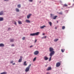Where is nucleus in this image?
Returning a JSON list of instances; mask_svg holds the SVG:
<instances>
[{
	"label": "nucleus",
	"mask_w": 74,
	"mask_h": 74,
	"mask_svg": "<svg viewBox=\"0 0 74 74\" xmlns=\"http://www.w3.org/2000/svg\"><path fill=\"white\" fill-rule=\"evenodd\" d=\"M49 51L50 52L49 55L50 56H53L55 53L54 51V49L52 47H50L49 48Z\"/></svg>",
	"instance_id": "nucleus-1"
},
{
	"label": "nucleus",
	"mask_w": 74,
	"mask_h": 74,
	"mask_svg": "<svg viewBox=\"0 0 74 74\" xmlns=\"http://www.w3.org/2000/svg\"><path fill=\"white\" fill-rule=\"evenodd\" d=\"M31 65V64H30L29 65H28L27 67V68H26L25 70V72H28V71H29Z\"/></svg>",
	"instance_id": "nucleus-2"
},
{
	"label": "nucleus",
	"mask_w": 74,
	"mask_h": 74,
	"mask_svg": "<svg viewBox=\"0 0 74 74\" xmlns=\"http://www.w3.org/2000/svg\"><path fill=\"white\" fill-rule=\"evenodd\" d=\"M40 33L39 32H38L36 33H34L33 34H31L30 35L31 36H36V35L37 36L39 35V34Z\"/></svg>",
	"instance_id": "nucleus-3"
},
{
	"label": "nucleus",
	"mask_w": 74,
	"mask_h": 74,
	"mask_svg": "<svg viewBox=\"0 0 74 74\" xmlns=\"http://www.w3.org/2000/svg\"><path fill=\"white\" fill-rule=\"evenodd\" d=\"M61 65V62H58L56 64V66L57 67H59Z\"/></svg>",
	"instance_id": "nucleus-4"
},
{
	"label": "nucleus",
	"mask_w": 74,
	"mask_h": 74,
	"mask_svg": "<svg viewBox=\"0 0 74 74\" xmlns=\"http://www.w3.org/2000/svg\"><path fill=\"white\" fill-rule=\"evenodd\" d=\"M39 53V52L38 51H35L34 53V54L35 55H37V54H38Z\"/></svg>",
	"instance_id": "nucleus-5"
},
{
	"label": "nucleus",
	"mask_w": 74,
	"mask_h": 74,
	"mask_svg": "<svg viewBox=\"0 0 74 74\" xmlns=\"http://www.w3.org/2000/svg\"><path fill=\"white\" fill-rule=\"evenodd\" d=\"M51 68L50 66L48 67L47 69V71H49L50 70H51Z\"/></svg>",
	"instance_id": "nucleus-6"
},
{
	"label": "nucleus",
	"mask_w": 74,
	"mask_h": 74,
	"mask_svg": "<svg viewBox=\"0 0 74 74\" xmlns=\"http://www.w3.org/2000/svg\"><path fill=\"white\" fill-rule=\"evenodd\" d=\"M4 45L3 43H0V47H4Z\"/></svg>",
	"instance_id": "nucleus-7"
},
{
	"label": "nucleus",
	"mask_w": 74,
	"mask_h": 74,
	"mask_svg": "<svg viewBox=\"0 0 74 74\" xmlns=\"http://www.w3.org/2000/svg\"><path fill=\"white\" fill-rule=\"evenodd\" d=\"M27 65V64L26 63V61H24L23 63V65L26 66Z\"/></svg>",
	"instance_id": "nucleus-8"
},
{
	"label": "nucleus",
	"mask_w": 74,
	"mask_h": 74,
	"mask_svg": "<svg viewBox=\"0 0 74 74\" xmlns=\"http://www.w3.org/2000/svg\"><path fill=\"white\" fill-rule=\"evenodd\" d=\"M10 40L11 42H14V39H10Z\"/></svg>",
	"instance_id": "nucleus-9"
},
{
	"label": "nucleus",
	"mask_w": 74,
	"mask_h": 74,
	"mask_svg": "<svg viewBox=\"0 0 74 74\" xmlns=\"http://www.w3.org/2000/svg\"><path fill=\"white\" fill-rule=\"evenodd\" d=\"M26 21L27 23H30V21L29 20H26Z\"/></svg>",
	"instance_id": "nucleus-10"
},
{
	"label": "nucleus",
	"mask_w": 74,
	"mask_h": 74,
	"mask_svg": "<svg viewBox=\"0 0 74 74\" xmlns=\"http://www.w3.org/2000/svg\"><path fill=\"white\" fill-rule=\"evenodd\" d=\"M22 58H20L19 59L18 61V62H22Z\"/></svg>",
	"instance_id": "nucleus-11"
},
{
	"label": "nucleus",
	"mask_w": 74,
	"mask_h": 74,
	"mask_svg": "<svg viewBox=\"0 0 74 74\" xmlns=\"http://www.w3.org/2000/svg\"><path fill=\"white\" fill-rule=\"evenodd\" d=\"M44 59L45 60H48V57H46V56H45L44 57Z\"/></svg>",
	"instance_id": "nucleus-12"
},
{
	"label": "nucleus",
	"mask_w": 74,
	"mask_h": 74,
	"mask_svg": "<svg viewBox=\"0 0 74 74\" xmlns=\"http://www.w3.org/2000/svg\"><path fill=\"white\" fill-rule=\"evenodd\" d=\"M31 14H29L28 16H27V18L29 19L30 17V16L31 15Z\"/></svg>",
	"instance_id": "nucleus-13"
},
{
	"label": "nucleus",
	"mask_w": 74,
	"mask_h": 74,
	"mask_svg": "<svg viewBox=\"0 0 74 74\" xmlns=\"http://www.w3.org/2000/svg\"><path fill=\"white\" fill-rule=\"evenodd\" d=\"M57 17H58V16H53V19H54V20H55L56 18Z\"/></svg>",
	"instance_id": "nucleus-14"
},
{
	"label": "nucleus",
	"mask_w": 74,
	"mask_h": 74,
	"mask_svg": "<svg viewBox=\"0 0 74 74\" xmlns=\"http://www.w3.org/2000/svg\"><path fill=\"white\" fill-rule=\"evenodd\" d=\"M18 23L19 24H22L21 21H18Z\"/></svg>",
	"instance_id": "nucleus-15"
},
{
	"label": "nucleus",
	"mask_w": 74,
	"mask_h": 74,
	"mask_svg": "<svg viewBox=\"0 0 74 74\" xmlns=\"http://www.w3.org/2000/svg\"><path fill=\"white\" fill-rule=\"evenodd\" d=\"M3 17H0V21H3Z\"/></svg>",
	"instance_id": "nucleus-16"
},
{
	"label": "nucleus",
	"mask_w": 74,
	"mask_h": 74,
	"mask_svg": "<svg viewBox=\"0 0 74 74\" xmlns=\"http://www.w3.org/2000/svg\"><path fill=\"white\" fill-rule=\"evenodd\" d=\"M0 74H7V72H4L2 73H1Z\"/></svg>",
	"instance_id": "nucleus-17"
},
{
	"label": "nucleus",
	"mask_w": 74,
	"mask_h": 74,
	"mask_svg": "<svg viewBox=\"0 0 74 74\" xmlns=\"http://www.w3.org/2000/svg\"><path fill=\"white\" fill-rule=\"evenodd\" d=\"M3 12H1L0 13V15H3Z\"/></svg>",
	"instance_id": "nucleus-18"
},
{
	"label": "nucleus",
	"mask_w": 74,
	"mask_h": 74,
	"mask_svg": "<svg viewBox=\"0 0 74 74\" xmlns=\"http://www.w3.org/2000/svg\"><path fill=\"white\" fill-rule=\"evenodd\" d=\"M44 27H46V26L45 25H44L43 26H42V27H40V28L43 29L44 28Z\"/></svg>",
	"instance_id": "nucleus-19"
},
{
	"label": "nucleus",
	"mask_w": 74,
	"mask_h": 74,
	"mask_svg": "<svg viewBox=\"0 0 74 74\" xmlns=\"http://www.w3.org/2000/svg\"><path fill=\"white\" fill-rule=\"evenodd\" d=\"M61 50L62 52V53H63L64 52V51H65V49H61Z\"/></svg>",
	"instance_id": "nucleus-20"
},
{
	"label": "nucleus",
	"mask_w": 74,
	"mask_h": 74,
	"mask_svg": "<svg viewBox=\"0 0 74 74\" xmlns=\"http://www.w3.org/2000/svg\"><path fill=\"white\" fill-rule=\"evenodd\" d=\"M65 28V26H63L62 27V29H64Z\"/></svg>",
	"instance_id": "nucleus-21"
},
{
	"label": "nucleus",
	"mask_w": 74,
	"mask_h": 74,
	"mask_svg": "<svg viewBox=\"0 0 74 74\" xmlns=\"http://www.w3.org/2000/svg\"><path fill=\"white\" fill-rule=\"evenodd\" d=\"M16 11H17V12H19V9H17V8H16Z\"/></svg>",
	"instance_id": "nucleus-22"
},
{
	"label": "nucleus",
	"mask_w": 74,
	"mask_h": 74,
	"mask_svg": "<svg viewBox=\"0 0 74 74\" xmlns=\"http://www.w3.org/2000/svg\"><path fill=\"white\" fill-rule=\"evenodd\" d=\"M58 39H55L54 40V42H57V41H58Z\"/></svg>",
	"instance_id": "nucleus-23"
},
{
	"label": "nucleus",
	"mask_w": 74,
	"mask_h": 74,
	"mask_svg": "<svg viewBox=\"0 0 74 74\" xmlns=\"http://www.w3.org/2000/svg\"><path fill=\"white\" fill-rule=\"evenodd\" d=\"M17 6L18 8H20L21 7L20 4H18Z\"/></svg>",
	"instance_id": "nucleus-24"
},
{
	"label": "nucleus",
	"mask_w": 74,
	"mask_h": 74,
	"mask_svg": "<svg viewBox=\"0 0 74 74\" xmlns=\"http://www.w3.org/2000/svg\"><path fill=\"white\" fill-rule=\"evenodd\" d=\"M49 24L50 25V26H51L52 25V23L51 22H50L49 23Z\"/></svg>",
	"instance_id": "nucleus-25"
},
{
	"label": "nucleus",
	"mask_w": 74,
	"mask_h": 74,
	"mask_svg": "<svg viewBox=\"0 0 74 74\" xmlns=\"http://www.w3.org/2000/svg\"><path fill=\"white\" fill-rule=\"evenodd\" d=\"M64 6L67 7V6H68V5L67 4H64V5L63 7H64Z\"/></svg>",
	"instance_id": "nucleus-26"
},
{
	"label": "nucleus",
	"mask_w": 74,
	"mask_h": 74,
	"mask_svg": "<svg viewBox=\"0 0 74 74\" xmlns=\"http://www.w3.org/2000/svg\"><path fill=\"white\" fill-rule=\"evenodd\" d=\"M52 56H50V57L49 58V61H50L51 60Z\"/></svg>",
	"instance_id": "nucleus-27"
},
{
	"label": "nucleus",
	"mask_w": 74,
	"mask_h": 74,
	"mask_svg": "<svg viewBox=\"0 0 74 74\" xmlns=\"http://www.w3.org/2000/svg\"><path fill=\"white\" fill-rule=\"evenodd\" d=\"M36 57H35V58H34L33 59V61H35L36 60Z\"/></svg>",
	"instance_id": "nucleus-28"
},
{
	"label": "nucleus",
	"mask_w": 74,
	"mask_h": 74,
	"mask_svg": "<svg viewBox=\"0 0 74 74\" xmlns=\"http://www.w3.org/2000/svg\"><path fill=\"white\" fill-rule=\"evenodd\" d=\"M25 37H23V38H22L23 40H25Z\"/></svg>",
	"instance_id": "nucleus-29"
},
{
	"label": "nucleus",
	"mask_w": 74,
	"mask_h": 74,
	"mask_svg": "<svg viewBox=\"0 0 74 74\" xmlns=\"http://www.w3.org/2000/svg\"><path fill=\"white\" fill-rule=\"evenodd\" d=\"M11 28H8V31H9L11 29Z\"/></svg>",
	"instance_id": "nucleus-30"
},
{
	"label": "nucleus",
	"mask_w": 74,
	"mask_h": 74,
	"mask_svg": "<svg viewBox=\"0 0 74 74\" xmlns=\"http://www.w3.org/2000/svg\"><path fill=\"white\" fill-rule=\"evenodd\" d=\"M13 62L14 61H12L10 62V63L12 64V63H13Z\"/></svg>",
	"instance_id": "nucleus-31"
},
{
	"label": "nucleus",
	"mask_w": 74,
	"mask_h": 74,
	"mask_svg": "<svg viewBox=\"0 0 74 74\" xmlns=\"http://www.w3.org/2000/svg\"><path fill=\"white\" fill-rule=\"evenodd\" d=\"M12 47L14 46V44L12 45Z\"/></svg>",
	"instance_id": "nucleus-32"
},
{
	"label": "nucleus",
	"mask_w": 74,
	"mask_h": 74,
	"mask_svg": "<svg viewBox=\"0 0 74 74\" xmlns=\"http://www.w3.org/2000/svg\"><path fill=\"white\" fill-rule=\"evenodd\" d=\"M37 41V39H36L35 41V43H36V42Z\"/></svg>",
	"instance_id": "nucleus-33"
},
{
	"label": "nucleus",
	"mask_w": 74,
	"mask_h": 74,
	"mask_svg": "<svg viewBox=\"0 0 74 74\" xmlns=\"http://www.w3.org/2000/svg\"><path fill=\"white\" fill-rule=\"evenodd\" d=\"M29 1H31V2L33 1V0H29Z\"/></svg>",
	"instance_id": "nucleus-34"
},
{
	"label": "nucleus",
	"mask_w": 74,
	"mask_h": 74,
	"mask_svg": "<svg viewBox=\"0 0 74 74\" xmlns=\"http://www.w3.org/2000/svg\"><path fill=\"white\" fill-rule=\"evenodd\" d=\"M20 58H22H22H23V57L22 56H20Z\"/></svg>",
	"instance_id": "nucleus-35"
},
{
	"label": "nucleus",
	"mask_w": 74,
	"mask_h": 74,
	"mask_svg": "<svg viewBox=\"0 0 74 74\" xmlns=\"http://www.w3.org/2000/svg\"><path fill=\"white\" fill-rule=\"evenodd\" d=\"M14 24H15V25H16V22H14Z\"/></svg>",
	"instance_id": "nucleus-36"
},
{
	"label": "nucleus",
	"mask_w": 74,
	"mask_h": 74,
	"mask_svg": "<svg viewBox=\"0 0 74 74\" xmlns=\"http://www.w3.org/2000/svg\"><path fill=\"white\" fill-rule=\"evenodd\" d=\"M47 36H44V37H43V38H42L43 39V38H46Z\"/></svg>",
	"instance_id": "nucleus-37"
},
{
	"label": "nucleus",
	"mask_w": 74,
	"mask_h": 74,
	"mask_svg": "<svg viewBox=\"0 0 74 74\" xmlns=\"http://www.w3.org/2000/svg\"><path fill=\"white\" fill-rule=\"evenodd\" d=\"M33 46H30V47H33Z\"/></svg>",
	"instance_id": "nucleus-38"
},
{
	"label": "nucleus",
	"mask_w": 74,
	"mask_h": 74,
	"mask_svg": "<svg viewBox=\"0 0 74 74\" xmlns=\"http://www.w3.org/2000/svg\"><path fill=\"white\" fill-rule=\"evenodd\" d=\"M59 14H62V13H59Z\"/></svg>",
	"instance_id": "nucleus-39"
},
{
	"label": "nucleus",
	"mask_w": 74,
	"mask_h": 74,
	"mask_svg": "<svg viewBox=\"0 0 74 74\" xmlns=\"http://www.w3.org/2000/svg\"><path fill=\"white\" fill-rule=\"evenodd\" d=\"M15 63H13V65H15Z\"/></svg>",
	"instance_id": "nucleus-40"
},
{
	"label": "nucleus",
	"mask_w": 74,
	"mask_h": 74,
	"mask_svg": "<svg viewBox=\"0 0 74 74\" xmlns=\"http://www.w3.org/2000/svg\"><path fill=\"white\" fill-rule=\"evenodd\" d=\"M5 1H8L9 0H4Z\"/></svg>",
	"instance_id": "nucleus-41"
},
{
	"label": "nucleus",
	"mask_w": 74,
	"mask_h": 74,
	"mask_svg": "<svg viewBox=\"0 0 74 74\" xmlns=\"http://www.w3.org/2000/svg\"><path fill=\"white\" fill-rule=\"evenodd\" d=\"M45 34L43 33V34L42 35H44Z\"/></svg>",
	"instance_id": "nucleus-42"
},
{
	"label": "nucleus",
	"mask_w": 74,
	"mask_h": 74,
	"mask_svg": "<svg viewBox=\"0 0 74 74\" xmlns=\"http://www.w3.org/2000/svg\"><path fill=\"white\" fill-rule=\"evenodd\" d=\"M49 73V72H47V74H48Z\"/></svg>",
	"instance_id": "nucleus-43"
},
{
	"label": "nucleus",
	"mask_w": 74,
	"mask_h": 74,
	"mask_svg": "<svg viewBox=\"0 0 74 74\" xmlns=\"http://www.w3.org/2000/svg\"><path fill=\"white\" fill-rule=\"evenodd\" d=\"M55 29H57L56 27H55Z\"/></svg>",
	"instance_id": "nucleus-44"
},
{
	"label": "nucleus",
	"mask_w": 74,
	"mask_h": 74,
	"mask_svg": "<svg viewBox=\"0 0 74 74\" xmlns=\"http://www.w3.org/2000/svg\"><path fill=\"white\" fill-rule=\"evenodd\" d=\"M52 14H51V15H52Z\"/></svg>",
	"instance_id": "nucleus-45"
},
{
	"label": "nucleus",
	"mask_w": 74,
	"mask_h": 74,
	"mask_svg": "<svg viewBox=\"0 0 74 74\" xmlns=\"http://www.w3.org/2000/svg\"><path fill=\"white\" fill-rule=\"evenodd\" d=\"M57 23H58V22L57 21Z\"/></svg>",
	"instance_id": "nucleus-46"
},
{
	"label": "nucleus",
	"mask_w": 74,
	"mask_h": 74,
	"mask_svg": "<svg viewBox=\"0 0 74 74\" xmlns=\"http://www.w3.org/2000/svg\"><path fill=\"white\" fill-rule=\"evenodd\" d=\"M73 1H74V0H73Z\"/></svg>",
	"instance_id": "nucleus-47"
}]
</instances>
